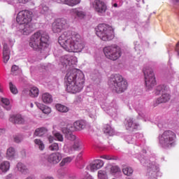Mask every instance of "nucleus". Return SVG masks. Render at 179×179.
Returning a JSON list of instances; mask_svg holds the SVG:
<instances>
[{
	"mask_svg": "<svg viewBox=\"0 0 179 179\" xmlns=\"http://www.w3.org/2000/svg\"><path fill=\"white\" fill-rule=\"evenodd\" d=\"M59 44L69 52H82L85 48L83 39L79 34H73L71 31H65L58 40Z\"/></svg>",
	"mask_w": 179,
	"mask_h": 179,
	"instance_id": "1",
	"label": "nucleus"
},
{
	"mask_svg": "<svg viewBox=\"0 0 179 179\" xmlns=\"http://www.w3.org/2000/svg\"><path fill=\"white\" fill-rule=\"evenodd\" d=\"M66 90L73 94L82 92L85 86V74L80 70L72 69L66 74Z\"/></svg>",
	"mask_w": 179,
	"mask_h": 179,
	"instance_id": "2",
	"label": "nucleus"
},
{
	"mask_svg": "<svg viewBox=\"0 0 179 179\" xmlns=\"http://www.w3.org/2000/svg\"><path fill=\"white\" fill-rule=\"evenodd\" d=\"M50 43V36L47 32L38 31L34 33L29 39V46L34 50H45Z\"/></svg>",
	"mask_w": 179,
	"mask_h": 179,
	"instance_id": "3",
	"label": "nucleus"
},
{
	"mask_svg": "<svg viewBox=\"0 0 179 179\" xmlns=\"http://www.w3.org/2000/svg\"><path fill=\"white\" fill-rule=\"evenodd\" d=\"M108 86L115 90L116 93H124L128 89V83L120 74H113L108 81Z\"/></svg>",
	"mask_w": 179,
	"mask_h": 179,
	"instance_id": "4",
	"label": "nucleus"
},
{
	"mask_svg": "<svg viewBox=\"0 0 179 179\" xmlns=\"http://www.w3.org/2000/svg\"><path fill=\"white\" fill-rule=\"evenodd\" d=\"M95 30L96 36L103 41H110L114 38V29L110 25L99 24Z\"/></svg>",
	"mask_w": 179,
	"mask_h": 179,
	"instance_id": "5",
	"label": "nucleus"
},
{
	"mask_svg": "<svg viewBox=\"0 0 179 179\" xmlns=\"http://www.w3.org/2000/svg\"><path fill=\"white\" fill-rule=\"evenodd\" d=\"M176 138L174 131L166 130L159 136V143L164 149H169L176 145Z\"/></svg>",
	"mask_w": 179,
	"mask_h": 179,
	"instance_id": "6",
	"label": "nucleus"
},
{
	"mask_svg": "<svg viewBox=\"0 0 179 179\" xmlns=\"http://www.w3.org/2000/svg\"><path fill=\"white\" fill-rule=\"evenodd\" d=\"M105 57L110 61H117L121 58L122 51L121 48L116 44L108 45L103 49Z\"/></svg>",
	"mask_w": 179,
	"mask_h": 179,
	"instance_id": "7",
	"label": "nucleus"
},
{
	"mask_svg": "<svg viewBox=\"0 0 179 179\" xmlns=\"http://www.w3.org/2000/svg\"><path fill=\"white\" fill-rule=\"evenodd\" d=\"M143 72L145 76V88L147 90H152L156 86V77L153 69L149 66L144 67Z\"/></svg>",
	"mask_w": 179,
	"mask_h": 179,
	"instance_id": "8",
	"label": "nucleus"
},
{
	"mask_svg": "<svg viewBox=\"0 0 179 179\" xmlns=\"http://www.w3.org/2000/svg\"><path fill=\"white\" fill-rule=\"evenodd\" d=\"M33 13L29 10H22L18 13L16 21L19 24L30 23L32 20Z\"/></svg>",
	"mask_w": 179,
	"mask_h": 179,
	"instance_id": "9",
	"label": "nucleus"
},
{
	"mask_svg": "<svg viewBox=\"0 0 179 179\" xmlns=\"http://www.w3.org/2000/svg\"><path fill=\"white\" fill-rule=\"evenodd\" d=\"M92 5L98 15L100 16H104L106 15V12H107V4L106 2L101 0H94L92 3Z\"/></svg>",
	"mask_w": 179,
	"mask_h": 179,
	"instance_id": "10",
	"label": "nucleus"
},
{
	"mask_svg": "<svg viewBox=\"0 0 179 179\" xmlns=\"http://www.w3.org/2000/svg\"><path fill=\"white\" fill-rule=\"evenodd\" d=\"M68 22H66V20L60 19L57 20L52 24V31L53 33H61L62 29H67Z\"/></svg>",
	"mask_w": 179,
	"mask_h": 179,
	"instance_id": "11",
	"label": "nucleus"
},
{
	"mask_svg": "<svg viewBox=\"0 0 179 179\" xmlns=\"http://www.w3.org/2000/svg\"><path fill=\"white\" fill-rule=\"evenodd\" d=\"M47 160L52 164H58V162L62 160V155L59 152L52 153L48 156Z\"/></svg>",
	"mask_w": 179,
	"mask_h": 179,
	"instance_id": "12",
	"label": "nucleus"
},
{
	"mask_svg": "<svg viewBox=\"0 0 179 179\" xmlns=\"http://www.w3.org/2000/svg\"><path fill=\"white\" fill-rule=\"evenodd\" d=\"M159 172V167L155 164L148 166V176L150 179H156L157 178V173Z\"/></svg>",
	"mask_w": 179,
	"mask_h": 179,
	"instance_id": "13",
	"label": "nucleus"
},
{
	"mask_svg": "<svg viewBox=\"0 0 179 179\" xmlns=\"http://www.w3.org/2000/svg\"><path fill=\"white\" fill-rule=\"evenodd\" d=\"M125 127L126 129L132 131L134 129H138L139 123L134 122V118L132 117H127L125 119Z\"/></svg>",
	"mask_w": 179,
	"mask_h": 179,
	"instance_id": "14",
	"label": "nucleus"
},
{
	"mask_svg": "<svg viewBox=\"0 0 179 179\" xmlns=\"http://www.w3.org/2000/svg\"><path fill=\"white\" fill-rule=\"evenodd\" d=\"M10 58V48L8 45V43H3V63L6 64L9 61Z\"/></svg>",
	"mask_w": 179,
	"mask_h": 179,
	"instance_id": "15",
	"label": "nucleus"
},
{
	"mask_svg": "<svg viewBox=\"0 0 179 179\" xmlns=\"http://www.w3.org/2000/svg\"><path fill=\"white\" fill-rule=\"evenodd\" d=\"M50 133V130L47 127H39L36 129L34 135V136H39L41 138H44V136H48V134Z\"/></svg>",
	"mask_w": 179,
	"mask_h": 179,
	"instance_id": "16",
	"label": "nucleus"
},
{
	"mask_svg": "<svg viewBox=\"0 0 179 179\" xmlns=\"http://www.w3.org/2000/svg\"><path fill=\"white\" fill-rule=\"evenodd\" d=\"M20 24L22 27L21 30H22V34H24V36H29V34L33 32V27L31 26L30 22H27L25 24Z\"/></svg>",
	"mask_w": 179,
	"mask_h": 179,
	"instance_id": "17",
	"label": "nucleus"
},
{
	"mask_svg": "<svg viewBox=\"0 0 179 179\" xmlns=\"http://www.w3.org/2000/svg\"><path fill=\"white\" fill-rule=\"evenodd\" d=\"M63 134H64L65 138L68 141H76V136L73 134V133L68 128H64L62 129Z\"/></svg>",
	"mask_w": 179,
	"mask_h": 179,
	"instance_id": "18",
	"label": "nucleus"
},
{
	"mask_svg": "<svg viewBox=\"0 0 179 179\" xmlns=\"http://www.w3.org/2000/svg\"><path fill=\"white\" fill-rule=\"evenodd\" d=\"M10 121L13 124H23L25 122L24 118L21 115H14L10 117Z\"/></svg>",
	"mask_w": 179,
	"mask_h": 179,
	"instance_id": "19",
	"label": "nucleus"
},
{
	"mask_svg": "<svg viewBox=\"0 0 179 179\" xmlns=\"http://www.w3.org/2000/svg\"><path fill=\"white\" fill-rule=\"evenodd\" d=\"M171 96L167 92H164L160 97L157 99V104H162V103H167L170 101Z\"/></svg>",
	"mask_w": 179,
	"mask_h": 179,
	"instance_id": "20",
	"label": "nucleus"
},
{
	"mask_svg": "<svg viewBox=\"0 0 179 179\" xmlns=\"http://www.w3.org/2000/svg\"><path fill=\"white\" fill-rule=\"evenodd\" d=\"M42 101L45 103V104H51L52 101V95H51L48 92L43 93L41 96Z\"/></svg>",
	"mask_w": 179,
	"mask_h": 179,
	"instance_id": "21",
	"label": "nucleus"
},
{
	"mask_svg": "<svg viewBox=\"0 0 179 179\" xmlns=\"http://www.w3.org/2000/svg\"><path fill=\"white\" fill-rule=\"evenodd\" d=\"M73 125L76 131H82V129L86 128V122L83 120H78L74 122Z\"/></svg>",
	"mask_w": 179,
	"mask_h": 179,
	"instance_id": "22",
	"label": "nucleus"
},
{
	"mask_svg": "<svg viewBox=\"0 0 179 179\" xmlns=\"http://www.w3.org/2000/svg\"><path fill=\"white\" fill-rule=\"evenodd\" d=\"M2 107L5 108L7 111H10L12 109L10 106V101L6 98H1L0 99Z\"/></svg>",
	"mask_w": 179,
	"mask_h": 179,
	"instance_id": "23",
	"label": "nucleus"
},
{
	"mask_svg": "<svg viewBox=\"0 0 179 179\" xmlns=\"http://www.w3.org/2000/svg\"><path fill=\"white\" fill-rule=\"evenodd\" d=\"M73 14L78 17V19H84V17L86 16V13L80 8H74L72 10Z\"/></svg>",
	"mask_w": 179,
	"mask_h": 179,
	"instance_id": "24",
	"label": "nucleus"
},
{
	"mask_svg": "<svg viewBox=\"0 0 179 179\" xmlns=\"http://www.w3.org/2000/svg\"><path fill=\"white\" fill-rule=\"evenodd\" d=\"M9 169H10V163L8 161H4L0 164V171L1 173L9 171Z\"/></svg>",
	"mask_w": 179,
	"mask_h": 179,
	"instance_id": "25",
	"label": "nucleus"
},
{
	"mask_svg": "<svg viewBox=\"0 0 179 179\" xmlns=\"http://www.w3.org/2000/svg\"><path fill=\"white\" fill-rule=\"evenodd\" d=\"M75 59L76 58L74 57L69 56V55H65L63 57L62 63L64 64V65H66V66H68V65L71 66L73 64L72 60H73Z\"/></svg>",
	"mask_w": 179,
	"mask_h": 179,
	"instance_id": "26",
	"label": "nucleus"
},
{
	"mask_svg": "<svg viewBox=\"0 0 179 179\" xmlns=\"http://www.w3.org/2000/svg\"><path fill=\"white\" fill-rule=\"evenodd\" d=\"M15 153H16V150H15V148L13 147L8 148L6 151L7 159H8V160L13 159L15 157Z\"/></svg>",
	"mask_w": 179,
	"mask_h": 179,
	"instance_id": "27",
	"label": "nucleus"
},
{
	"mask_svg": "<svg viewBox=\"0 0 179 179\" xmlns=\"http://www.w3.org/2000/svg\"><path fill=\"white\" fill-rule=\"evenodd\" d=\"M17 168L18 171H20L22 174H27L29 173V169H27V166L24 165V164H22V162H19L17 164Z\"/></svg>",
	"mask_w": 179,
	"mask_h": 179,
	"instance_id": "28",
	"label": "nucleus"
},
{
	"mask_svg": "<svg viewBox=\"0 0 179 179\" xmlns=\"http://www.w3.org/2000/svg\"><path fill=\"white\" fill-rule=\"evenodd\" d=\"M103 132L106 134V135H109V136H113L115 134L114 129H113L110 124H106L104 126Z\"/></svg>",
	"mask_w": 179,
	"mask_h": 179,
	"instance_id": "29",
	"label": "nucleus"
},
{
	"mask_svg": "<svg viewBox=\"0 0 179 179\" xmlns=\"http://www.w3.org/2000/svg\"><path fill=\"white\" fill-rule=\"evenodd\" d=\"M35 104L37 107H43L41 110H42L44 114H50L51 113V108L48 106L38 102H36Z\"/></svg>",
	"mask_w": 179,
	"mask_h": 179,
	"instance_id": "30",
	"label": "nucleus"
},
{
	"mask_svg": "<svg viewBox=\"0 0 179 179\" xmlns=\"http://www.w3.org/2000/svg\"><path fill=\"white\" fill-rule=\"evenodd\" d=\"M60 1L62 3L69 5V6H75V5L80 3V0H60Z\"/></svg>",
	"mask_w": 179,
	"mask_h": 179,
	"instance_id": "31",
	"label": "nucleus"
},
{
	"mask_svg": "<svg viewBox=\"0 0 179 179\" xmlns=\"http://www.w3.org/2000/svg\"><path fill=\"white\" fill-rule=\"evenodd\" d=\"M55 107L56 110H57V111H59V113H68L69 111V108L68 107L61 103L56 104Z\"/></svg>",
	"mask_w": 179,
	"mask_h": 179,
	"instance_id": "32",
	"label": "nucleus"
},
{
	"mask_svg": "<svg viewBox=\"0 0 179 179\" xmlns=\"http://www.w3.org/2000/svg\"><path fill=\"white\" fill-rule=\"evenodd\" d=\"M40 93V91L38 90V88L36 87H33L30 90V96L31 97H38V94Z\"/></svg>",
	"mask_w": 179,
	"mask_h": 179,
	"instance_id": "33",
	"label": "nucleus"
},
{
	"mask_svg": "<svg viewBox=\"0 0 179 179\" xmlns=\"http://www.w3.org/2000/svg\"><path fill=\"white\" fill-rule=\"evenodd\" d=\"M34 142L40 150H44V143H43L41 139L36 138L34 141Z\"/></svg>",
	"mask_w": 179,
	"mask_h": 179,
	"instance_id": "34",
	"label": "nucleus"
},
{
	"mask_svg": "<svg viewBox=\"0 0 179 179\" xmlns=\"http://www.w3.org/2000/svg\"><path fill=\"white\" fill-rule=\"evenodd\" d=\"M160 93H166V87L164 85H159L155 90V94L159 95Z\"/></svg>",
	"mask_w": 179,
	"mask_h": 179,
	"instance_id": "35",
	"label": "nucleus"
},
{
	"mask_svg": "<svg viewBox=\"0 0 179 179\" xmlns=\"http://www.w3.org/2000/svg\"><path fill=\"white\" fill-rule=\"evenodd\" d=\"M74 144L72 145V149L73 150H79L80 149V140L79 138H76L74 140Z\"/></svg>",
	"mask_w": 179,
	"mask_h": 179,
	"instance_id": "36",
	"label": "nucleus"
},
{
	"mask_svg": "<svg viewBox=\"0 0 179 179\" xmlns=\"http://www.w3.org/2000/svg\"><path fill=\"white\" fill-rule=\"evenodd\" d=\"M122 171L125 176H131L132 173H134V169L131 167H126L122 169Z\"/></svg>",
	"mask_w": 179,
	"mask_h": 179,
	"instance_id": "37",
	"label": "nucleus"
},
{
	"mask_svg": "<svg viewBox=\"0 0 179 179\" xmlns=\"http://www.w3.org/2000/svg\"><path fill=\"white\" fill-rule=\"evenodd\" d=\"M40 11L42 15H45L49 10L48 6H47L45 4H42L40 6Z\"/></svg>",
	"mask_w": 179,
	"mask_h": 179,
	"instance_id": "38",
	"label": "nucleus"
},
{
	"mask_svg": "<svg viewBox=\"0 0 179 179\" xmlns=\"http://www.w3.org/2000/svg\"><path fill=\"white\" fill-rule=\"evenodd\" d=\"M9 87H10V90L11 93H13V94H17V88H16V86L15 85H13V83H12V82H10L9 83Z\"/></svg>",
	"mask_w": 179,
	"mask_h": 179,
	"instance_id": "39",
	"label": "nucleus"
},
{
	"mask_svg": "<svg viewBox=\"0 0 179 179\" xmlns=\"http://www.w3.org/2000/svg\"><path fill=\"white\" fill-rule=\"evenodd\" d=\"M98 178L99 179H107V173L104 171H98Z\"/></svg>",
	"mask_w": 179,
	"mask_h": 179,
	"instance_id": "40",
	"label": "nucleus"
},
{
	"mask_svg": "<svg viewBox=\"0 0 179 179\" xmlns=\"http://www.w3.org/2000/svg\"><path fill=\"white\" fill-rule=\"evenodd\" d=\"M110 173L111 174H117V173H121V169L118 166H113L110 168Z\"/></svg>",
	"mask_w": 179,
	"mask_h": 179,
	"instance_id": "41",
	"label": "nucleus"
},
{
	"mask_svg": "<svg viewBox=\"0 0 179 179\" xmlns=\"http://www.w3.org/2000/svg\"><path fill=\"white\" fill-rule=\"evenodd\" d=\"M72 162V157H68L64 158L60 163V166H65V164H68V163H71Z\"/></svg>",
	"mask_w": 179,
	"mask_h": 179,
	"instance_id": "42",
	"label": "nucleus"
},
{
	"mask_svg": "<svg viewBox=\"0 0 179 179\" xmlns=\"http://www.w3.org/2000/svg\"><path fill=\"white\" fill-rule=\"evenodd\" d=\"M87 170H90V171H96V170H99L97 166L95 164L94 162L92 164H90L86 167Z\"/></svg>",
	"mask_w": 179,
	"mask_h": 179,
	"instance_id": "43",
	"label": "nucleus"
},
{
	"mask_svg": "<svg viewBox=\"0 0 179 179\" xmlns=\"http://www.w3.org/2000/svg\"><path fill=\"white\" fill-rule=\"evenodd\" d=\"M141 164H143V166H146L148 167V166H152V164H155L153 163H150V161L149 159H146L145 158H143L140 160Z\"/></svg>",
	"mask_w": 179,
	"mask_h": 179,
	"instance_id": "44",
	"label": "nucleus"
},
{
	"mask_svg": "<svg viewBox=\"0 0 179 179\" xmlns=\"http://www.w3.org/2000/svg\"><path fill=\"white\" fill-rule=\"evenodd\" d=\"M49 149L52 151H57L59 150V145H58V143H55L49 146Z\"/></svg>",
	"mask_w": 179,
	"mask_h": 179,
	"instance_id": "45",
	"label": "nucleus"
},
{
	"mask_svg": "<svg viewBox=\"0 0 179 179\" xmlns=\"http://www.w3.org/2000/svg\"><path fill=\"white\" fill-rule=\"evenodd\" d=\"M54 136L57 138V141H59V142H64V136H62V134H61V133L56 132L54 134Z\"/></svg>",
	"mask_w": 179,
	"mask_h": 179,
	"instance_id": "46",
	"label": "nucleus"
},
{
	"mask_svg": "<svg viewBox=\"0 0 179 179\" xmlns=\"http://www.w3.org/2000/svg\"><path fill=\"white\" fill-rule=\"evenodd\" d=\"M94 163H95L96 167H98V169H101V167H103V166H104V162L103 161H101V159H96L94 161Z\"/></svg>",
	"mask_w": 179,
	"mask_h": 179,
	"instance_id": "47",
	"label": "nucleus"
},
{
	"mask_svg": "<svg viewBox=\"0 0 179 179\" xmlns=\"http://www.w3.org/2000/svg\"><path fill=\"white\" fill-rule=\"evenodd\" d=\"M101 157L102 159H105L106 160H117V157L111 155H103Z\"/></svg>",
	"mask_w": 179,
	"mask_h": 179,
	"instance_id": "48",
	"label": "nucleus"
},
{
	"mask_svg": "<svg viewBox=\"0 0 179 179\" xmlns=\"http://www.w3.org/2000/svg\"><path fill=\"white\" fill-rule=\"evenodd\" d=\"M22 141H23V137H22V136H15L14 137V142H15V143H20Z\"/></svg>",
	"mask_w": 179,
	"mask_h": 179,
	"instance_id": "49",
	"label": "nucleus"
},
{
	"mask_svg": "<svg viewBox=\"0 0 179 179\" xmlns=\"http://www.w3.org/2000/svg\"><path fill=\"white\" fill-rule=\"evenodd\" d=\"M17 71H19V66H18L13 65L11 67V72L13 73V75H16V72H17Z\"/></svg>",
	"mask_w": 179,
	"mask_h": 179,
	"instance_id": "50",
	"label": "nucleus"
},
{
	"mask_svg": "<svg viewBox=\"0 0 179 179\" xmlns=\"http://www.w3.org/2000/svg\"><path fill=\"white\" fill-rule=\"evenodd\" d=\"M46 136H48V140L49 141L50 143H52V142H54V136L48 135Z\"/></svg>",
	"mask_w": 179,
	"mask_h": 179,
	"instance_id": "51",
	"label": "nucleus"
},
{
	"mask_svg": "<svg viewBox=\"0 0 179 179\" xmlns=\"http://www.w3.org/2000/svg\"><path fill=\"white\" fill-rule=\"evenodd\" d=\"M138 114L139 117H141L142 118H143L145 117V113L143 112V110H142V111L138 110Z\"/></svg>",
	"mask_w": 179,
	"mask_h": 179,
	"instance_id": "52",
	"label": "nucleus"
},
{
	"mask_svg": "<svg viewBox=\"0 0 179 179\" xmlns=\"http://www.w3.org/2000/svg\"><path fill=\"white\" fill-rule=\"evenodd\" d=\"M83 156V154L82 152H80L77 156V160H82V157Z\"/></svg>",
	"mask_w": 179,
	"mask_h": 179,
	"instance_id": "53",
	"label": "nucleus"
},
{
	"mask_svg": "<svg viewBox=\"0 0 179 179\" xmlns=\"http://www.w3.org/2000/svg\"><path fill=\"white\" fill-rule=\"evenodd\" d=\"M31 0H19L20 3H27Z\"/></svg>",
	"mask_w": 179,
	"mask_h": 179,
	"instance_id": "54",
	"label": "nucleus"
},
{
	"mask_svg": "<svg viewBox=\"0 0 179 179\" xmlns=\"http://www.w3.org/2000/svg\"><path fill=\"white\" fill-rule=\"evenodd\" d=\"M12 177H13V175H12V173H10L6 177V179H12Z\"/></svg>",
	"mask_w": 179,
	"mask_h": 179,
	"instance_id": "55",
	"label": "nucleus"
},
{
	"mask_svg": "<svg viewBox=\"0 0 179 179\" xmlns=\"http://www.w3.org/2000/svg\"><path fill=\"white\" fill-rule=\"evenodd\" d=\"M3 134H5V129H0V136L1 135H3Z\"/></svg>",
	"mask_w": 179,
	"mask_h": 179,
	"instance_id": "56",
	"label": "nucleus"
},
{
	"mask_svg": "<svg viewBox=\"0 0 179 179\" xmlns=\"http://www.w3.org/2000/svg\"><path fill=\"white\" fill-rule=\"evenodd\" d=\"M136 137H137V138H143V134H136Z\"/></svg>",
	"mask_w": 179,
	"mask_h": 179,
	"instance_id": "57",
	"label": "nucleus"
},
{
	"mask_svg": "<svg viewBox=\"0 0 179 179\" xmlns=\"http://www.w3.org/2000/svg\"><path fill=\"white\" fill-rule=\"evenodd\" d=\"M134 45H135L134 47L135 50H138V42H135Z\"/></svg>",
	"mask_w": 179,
	"mask_h": 179,
	"instance_id": "58",
	"label": "nucleus"
},
{
	"mask_svg": "<svg viewBox=\"0 0 179 179\" xmlns=\"http://www.w3.org/2000/svg\"><path fill=\"white\" fill-rule=\"evenodd\" d=\"M113 6H114V8H118V4L117 3H115Z\"/></svg>",
	"mask_w": 179,
	"mask_h": 179,
	"instance_id": "59",
	"label": "nucleus"
},
{
	"mask_svg": "<svg viewBox=\"0 0 179 179\" xmlns=\"http://www.w3.org/2000/svg\"><path fill=\"white\" fill-rule=\"evenodd\" d=\"M128 139H131L132 140L133 139L132 136H128Z\"/></svg>",
	"mask_w": 179,
	"mask_h": 179,
	"instance_id": "60",
	"label": "nucleus"
},
{
	"mask_svg": "<svg viewBox=\"0 0 179 179\" xmlns=\"http://www.w3.org/2000/svg\"><path fill=\"white\" fill-rule=\"evenodd\" d=\"M174 2H179V0H173Z\"/></svg>",
	"mask_w": 179,
	"mask_h": 179,
	"instance_id": "61",
	"label": "nucleus"
},
{
	"mask_svg": "<svg viewBox=\"0 0 179 179\" xmlns=\"http://www.w3.org/2000/svg\"><path fill=\"white\" fill-rule=\"evenodd\" d=\"M31 108H33V107H34L33 103H31Z\"/></svg>",
	"mask_w": 179,
	"mask_h": 179,
	"instance_id": "62",
	"label": "nucleus"
},
{
	"mask_svg": "<svg viewBox=\"0 0 179 179\" xmlns=\"http://www.w3.org/2000/svg\"><path fill=\"white\" fill-rule=\"evenodd\" d=\"M0 114H1V117H3V113H0Z\"/></svg>",
	"mask_w": 179,
	"mask_h": 179,
	"instance_id": "63",
	"label": "nucleus"
}]
</instances>
